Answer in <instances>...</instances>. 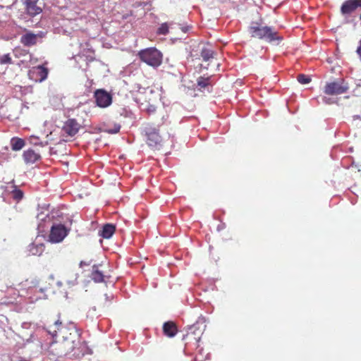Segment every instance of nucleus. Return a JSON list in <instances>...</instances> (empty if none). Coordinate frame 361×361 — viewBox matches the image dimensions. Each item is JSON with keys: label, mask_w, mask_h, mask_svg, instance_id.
Segmentation results:
<instances>
[{"label": "nucleus", "mask_w": 361, "mask_h": 361, "mask_svg": "<svg viewBox=\"0 0 361 361\" xmlns=\"http://www.w3.org/2000/svg\"><path fill=\"white\" fill-rule=\"evenodd\" d=\"M249 32L252 37L257 38L271 43L274 41L281 42L283 39L279 32L272 27L262 25L258 23H254L249 27Z\"/></svg>", "instance_id": "obj_1"}, {"label": "nucleus", "mask_w": 361, "mask_h": 361, "mask_svg": "<svg viewBox=\"0 0 361 361\" xmlns=\"http://www.w3.org/2000/svg\"><path fill=\"white\" fill-rule=\"evenodd\" d=\"M206 326L205 321L203 318H200L195 324L189 326L186 334L183 336V340L185 342V344L194 343L195 345H197L205 331Z\"/></svg>", "instance_id": "obj_2"}, {"label": "nucleus", "mask_w": 361, "mask_h": 361, "mask_svg": "<svg viewBox=\"0 0 361 361\" xmlns=\"http://www.w3.org/2000/svg\"><path fill=\"white\" fill-rule=\"evenodd\" d=\"M137 56L142 62L147 65L157 68L162 63L163 55L155 47H149L138 51Z\"/></svg>", "instance_id": "obj_3"}, {"label": "nucleus", "mask_w": 361, "mask_h": 361, "mask_svg": "<svg viewBox=\"0 0 361 361\" xmlns=\"http://www.w3.org/2000/svg\"><path fill=\"white\" fill-rule=\"evenodd\" d=\"M47 285L41 287L39 288H37V287H30L27 290V298L31 302H33L40 298V297H35V295H32V294L41 292H49L51 293H56V288L54 286V276L53 275H50L47 281H46Z\"/></svg>", "instance_id": "obj_4"}, {"label": "nucleus", "mask_w": 361, "mask_h": 361, "mask_svg": "<svg viewBox=\"0 0 361 361\" xmlns=\"http://www.w3.org/2000/svg\"><path fill=\"white\" fill-rule=\"evenodd\" d=\"M70 229L61 224H54L49 234V241L53 243H59L63 240L68 235Z\"/></svg>", "instance_id": "obj_5"}, {"label": "nucleus", "mask_w": 361, "mask_h": 361, "mask_svg": "<svg viewBox=\"0 0 361 361\" xmlns=\"http://www.w3.org/2000/svg\"><path fill=\"white\" fill-rule=\"evenodd\" d=\"M49 70L44 65L34 66L28 71V77L35 82H42L47 79Z\"/></svg>", "instance_id": "obj_6"}, {"label": "nucleus", "mask_w": 361, "mask_h": 361, "mask_svg": "<svg viewBox=\"0 0 361 361\" xmlns=\"http://www.w3.org/2000/svg\"><path fill=\"white\" fill-rule=\"evenodd\" d=\"M97 105L100 108H106L112 103V97L103 89L97 90L94 93Z\"/></svg>", "instance_id": "obj_7"}, {"label": "nucleus", "mask_w": 361, "mask_h": 361, "mask_svg": "<svg viewBox=\"0 0 361 361\" xmlns=\"http://www.w3.org/2000/svg\"><path fill=\"white\" fill-rule=\"evenodd\" d=\"M80 128V125L75 118H69L64 123L61 132L63 135L73 137L78 133Z\"/></svg>", "instance_id": "obj_8"}, {"label": "nucleus", "mask_w": 361, "mask_h": 361, "mask_svg": "<svg viewBox=\"0 0 361 361\" xmlns=\"http://www.w3.org/2000/svg\"><path fill=\"white\" fill-rule=\"evenodd\" d=\"M348 87L337 82L327 83L324 87V93L328 95L341 94L347 92Z\"/></svg>", "instance_id": "obj_9"}, {"label": "nucleus", "mask_w": 361, "mask_h": 361, "mask_svg": "<svg viewBox=\"0 0 361 361\" xmlns=\"http://www.w3.org/2000/svg\"><path fill=\"white\" fill-rule=\"evenodd\" d=\"M147 142L149 146H156L161 141V137L158 130L152 127H146L145 129Z\"/></svg>", "instance_id": "obj_10"}, {"label": "nucleus", "mask_w": 361, "mask_h": 361, "mask_svg": "<svg viewBox=\"0 0 361 361\" xmlns=\"http://www.w3.org/2000/svg\"><path fill=\"white\" fill-rule=\"evenodd\" d=\"M25 5L27 13L30 16H35L42 12V8L39 6V0H21Z\"/></svg>", "instance_id": "obj_11"}, {"label": "nucleus", "mask_w": 361, "mask_h": 361, "mask_svg": "<svg viewBox=\"0 0 361 361\" xmlns=\"http://www.w3.org/2000/svg\"><path fill=\"white\" fill-rule=\"evenodd\" d=\"M358 7L361 8V0H347L342 4L341 12L343 15L350 14Z\"/></svg>", "instance_id": "obj_12"}, {"label": "nucleus", "mask_w": 361, "mask_h": 361, "mask_svg": "<svg viewBox=\"0 0 361 361\" xmlns=\"http://www.w3.org/2000/svg\"><path fill=\"white\" fill-rule=\"evenodd\" d=\"M41 37L42 35L39 34L28 32L21 36L20 42L25 47H29L35 45L37 43L38 39Z\"/></svg>", "instance_id": "obj_13"}, {"label": "nucleus", "mask_w": 361, "mask_h": 361, "mask_svg": "<svg viewBox=\"0 0 361 361\" xmlns=\"http://www.w3.org/2000/svg\"><path fill=\"white\" fill-rule=\"evenodd\" d=\"M213 84L212 76H200L197 80V87L200 91L211 92Z\"/></svg>", "instance_id": "obj_14"}, {"label": "nucleus", "mask_w": 361, "mask_h": 361, "mask_svg": "<svg viewBox=\"0 0 361 361\" xmlns=\"http://www.w3.org/2000/svg\"><path fill=\"white\" fill-rule=\"evenodd\" d=\"M23 158L27 164H34L40 159L41 156L32 149H28L24 151Z\"/></svg>", "instance_id": "obj_15"}, {"label": "nucleus", "mask_w": 361, "mask_h": 361, "mask_svg": "<svg viewBox=\"0 0 361 361\" xmlns=\"http://www.w3.org/2000/svg\"><path fill=\"white\" fill-rule=\"evenodd\" d=\"M164 334L168 337L172 338L176 336L178 332L176 324L171 321L166 322L163 324Z\"/></svg>", "instance_id": "obj_16"}, {"label": "nucleus", "mask_w": 361, "mask_h": 361, "mask_svg": "<svg viewBox=\"0 0 361 361\" xmlns=\"http://www.w3.org/2000/svg\"><path fill=\"white\" fill-rule=\"evenodd\" d=\"M104 277L103 272L99 269V267L94 265L91 274L92 279L96 283H101L104 281Z\"/></svg>", "instance_id": "obj_17"}, {"label": "nucleus", "mask_w": 361, "mask_h": 361, "mask_svg": "<svg viewBox=\"0 0 361 361\" xmlns=\"http://www.w3.org/2000/svg\"><path fill=\"white\" fill-rule=\"evenodd\" d=\"M116 231L115 226L113 224H107L102 227L100 235L104 238H109L112 236Z\"/></svg>", "instance_id": "obj_18"}, {"label": "nucleus", "mask_w": 361, "mask_h": 361, "mask_svg": "<svg viewBox=\"0 0 361 361\" xmlns=\"http://www.w3.org/2000/svg\"><path fill=\"white\" fill-rule=\"evenodd\" d=\"M216 53L210 49L209 47H204L202 50L200 55L204 61H209L214 59Z\"/></svg>", "instance_id": "obj_19"}, {"label": "nucleus", "mask_w": 361, "mask_h": 361, "mask_svg": "<svg viewBox=\"0 0 361 361\" xmlns=\"http://www.w3.org/2000/svg\"><path fill=\"white\" fill-rule=\"evenodd\" d=\"M25 142L23 139L19 137H13L11 140V149L13 151H19L23 148Z\"/></svg>", "instance_id": "obj_20"}, {"label": "nucleus", "mask_w": 361, "mask_h": 361, "mask_svg": "<svg viewBox=\"0 0 361 361\" xmlns=\"http://www.w3.org/2000/svg\"><path fill=\"white\" fill-rule=\"evenodd\" d=\"M44 245L42 243L39 245L32 244L30 246V252L33 255H41L44 252Z\"/></svg>", "instance_id": "obj_21"}, {"label": "nucleus", "mask_w": 361, "mask_h": 361, "mask_svg": "<svg viewBox=\"0 0 361 361\" xmlns=\"http://www.w3.org/2000/svg\"><path fill=\"white\" fill-rule=\"evenodd\" d=\"M11 195H12V197H13V200H15L17 202H19L23 197V191L21 190L15 188L11 192Z\"/></svg>", "instance_id": "obj_22"}, {"label": "nucleus", "mask_w": 361, "mask_h": 361, "mask_svg": "<svg viewBox=\"0 0 361 361\" xmlns=\"http://www.w3.org/2000/svg\"><path fill=\"white\" fill-rule=\"evenodd\" d=\"M55 329L54 330H49V333L52 335L53 337L56 336L57 331L60 330V328L62 326V322L58 319L54 322Z\"/></svg>", "instance_id": "obj_23"}, {"label": "nucleus", "mask_w": 361, "mask_h": 361, "mask_svg": "<svg viewBox=\"0 0 361 361\" xmlns=\"http://www.w3.org/2000/svg\"><path fill=\"white\" fill-rule=\"evenodd\" d=\"M297 79L300 84H308L311 81V78L305 74H299Z\"/></svg>", "instance_id": "obj_24"}, {"label": "nucleus", "mask_w": 361, "mask_h": 361, "mask_svg": "<svg viewBox=\"0 0 361 361\" xmlns=\"http://www.w3.org/2000/svg\"><path fill=\"white\" fill-rule=\"evenodd\" d=\"M169 32V26L167 23H162L158 28L157 34L159 35H166Z\"/></svg>", "instance_id": "obj_25"}, {"label": "nucleus", "mask_w": 361, "mask_h": 361, "mask_svg": "<svg viewBox=\"0 0 361 361\" xmlns=\"http://www.w3.org/2000/svg\"><path fill=\"white\" fill-rule=\"evenodd\" d=\"M1 64H11L12 63V59L8 54H4L0 56Z\"/></svg>", "instance_id": "obj_26"}, {"label": "nucleus", "mask_w": 361, "mask_h": 361, "mask_svg": "<svg viewBox=\"0 0 361 361\" xmlns=\"http://www.w3.org/2000/svg\"><path fill=\"white\" fill-rule=\"evenodd\" d=\"M121 129V125L119 124H114V126L113 128H108L106 129V132L110 134H115L119 132Z\"/></svg>", "instance_id": "obj_27"}, {"label": "nucleus", "mask_w": 361, "mask_h": 361, "mask_svg": "<svg viewBox=\"0 0 361 361\" xmlns=\"http://www.w3.org/2000/svg\"><path fill=\"white\" fill-rule=\"evenodd\" d=\"M38 138L36 137H34V136H31L30 138V144H32V145H40V146H44L42 142H38Z\"/></svg>", "instance_id": "obj_28"}, {"label": "nucleus", "mask_w": 361, "mask_h": 361, "mask_svg": "<svg viewBox=\"0 0 361 361\" xmlns=\"http://www.w3.org/2000/svg\"><path fill=\"white\" fill-rule=\"evenodd\" d=\"M54 286H55V287L56 288V292H57L63 286V283L61 281L56 280L54 279Z\"/></svg>", "instance_id": "obj_29"}, {"label": "nucleus", "mask_w": 361, "mask_h": 361, "mask_svg": "<svg viewBox=\"0 0 361 361\" xmlns=\"http://www.w3.org/2000/svg\"><path fill=\"white\" fill-rule=\"evenodd\" d=\"M12 290L13 291V295H16L18 296H23V295H20L19 293L16 294L15 290Z\"/></svg>", "instance_id": "obj_30"}, {"label": "nucleus", "mask_w": 361, "mask_h": 361, "mask_svg": "<svg viewBox=\"0 0 361 361\" xmlns=\"http://www.w3.org/2000/svg\"><path fill=\"white\" fill-rule=\"evenodd\" d=\"M360 19L361 20V14H360Z\"/></svg>", "instance_id": "obj_31"}]
</instances>
